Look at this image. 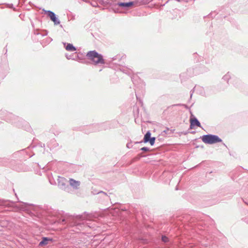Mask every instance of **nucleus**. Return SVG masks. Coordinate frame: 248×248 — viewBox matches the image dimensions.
<instances>
[{"label":"nucleus","mask_w":248,"mask_h":248,"mask_svg":"<svg viewBox=\"0 0 248 248\" xmlns=\"http://www.w3.org/2000/svg\"><path fill=\"white\" fill-rule=\"evenodd\" d=\"M65 56H66V58H67V59H68V60H70V59L75 60V58H72V55H71L66 54V55H65Z\"/></svg>","instance_id":"dca6fc26"},{"label":"nucleus","mask_w":248,"mask_h":248,"mask_svg":"<svg viewBox=\"0 0 248 248\" xmlns=\"http://www.w3.org/2000/svg\"><path fill=\"white\" fill-rule=\"evenodd\" d=\"M230 78H231L230 74H229V73H228L226 75H225L223 77V79L224 80H226V81H227L228 82L229 81V79Z\"/></svg>","instance_id":"f8f14e48"},{"label":"nucleus","mask_w":248,"mask_h":248,"mask_svg":"<svg viewBox=\"0 0 248 248\" xmlns=\"http://www.w3.org/2000/svg\"><path fill=\"white\" fill-rule=\"evenodd\" d=\"M192 95V93H191V95H190V97H191Z\"/></svg>","instance_id":"6ab92c4d"},{"label":"nucleus","mask_w":248,"mask_h":248,"mask_svg":"<svg viewBox=\"0 0 248 248\" xmlns=\"http://www.w3.org/2000/svg\"><path fill=\"white\" fill-rule=\"evenodd\" d=\"M67 180L62 177H58V186L60 188L67 191L69 188L67 185Z\"/></svg>","instance_id":"7ed1b4c3"},{"label":"nucleus","mask_w":248,"mask_h":248,"mask_svg":"<svg viewBox=\"0 0 248 248\" xmlns=\"http://www.w3.org/2000/svg\"><path fill=\"white\" fill-rule=\"evenodd\" d=\"M8 115H9V117H13V116H13L12 114H11V113L8 114Z\"/></svg>","instance_id":"f3484780"},{"label":"nucleus","mask_w":248,"mask_h":248,"mask_svg":"<svg viewBox=\"0 0 248 248\" xmlns=\"http://www.w3.org/2000/svg\"><path fill=\"white\" fill-rule=\"evenodd\" d=\"M140 150L144 152H148L149 151V148L147 147H143Z\"/></svg>","instance_id":"2eb2a0df"},{"label":"nucleus","mask_w":248,"mask_h":248,"mask_svg":"<svg viewBox=\"0 0 248 248\" xmlns=\"http://www.w3.org/2000/svg\"><path fill=\"white\" fill-rule=\"evenodd\" d=\"M70 186L74 189H78L80 184V182L79 181L75 180L74 179L70 178L69 180Z\"/></svg>","instance_id":"423d86ee"},{"label":"nucleus","mask_w":248,"mask_h":248,"mask_svg":"<svg viewBox=\"0 0 248 248\" xmlns=\"http://www.w3.org/2000/svg\"><path fill=\"white\" fill-rule=\"evenodd\" d=\"M195 125L200 127H201V124L197 118H194L193 119H190V128L192 129Z\"/></svg>","instance_id":"6e6552de"},{"label":"nucleus","mask_w":248,"mask_h":248,"mask_svg":"<svg viewBox=\"0 0 248 248\" xmlns=\"http://www.w3.org/2000/svg\"><path fill=\"white\" fill-rule=\"evenodd\" d=\"M170 129L168 128H166L165 130L163 131L161 133V135L163 136H166L168 134V132Z\"/></svg>","instance_id":"ddd939ff"},{"label":"nucleus","mask_w":248,"mask_h":248,"mask_svg":"<svg viewBox=\"0 0 248 248\" xmlns=\"http://www.w3.org/2000/svg\"><path fill=\"white\" fill-rule=\"evenodd\" d=\"M202 140L204 143L210 144L222 141V140L218 136L212 134L202 136Z\"/></svg>","instance_id":"f03ea898"},{"label":"nucleus","mask_w":248,"mask_h":248,"mask_svg":"<svg viewBox=\"0 0 248 248\" xmlns=\"http://www.w3.org/2000/svg\"><path fill=\"white\" fill-rule=\"evenodd\" d=\"M48 241H52V239L47 237H43L42 240L40 242L39 245L43 246L48 244Z\"/></svg>","instance_id":"1a4fd4ad"},{"label":"nucleus","mask_w":248,"mask_h":248,"mask_svg":"<svg viewBox=\"0 0 248 248\" xmlns=\"http://www.w3.org/2000/svg\"><path fill=\"white\" fill-rule=\"evenodd\" d=\"M88 58L92 60L95 64H103L105 63V61L101 54H99L95 50L90 51L87 54Z\"/></svg>","instance_id":"f257e3e1"},{"label":"nucleus","mask_w":248,"mask_h":248,"mask_svg":"<svg viewBox=\"0 0 248 248\" xmlns=\"http://www.w3.org/2000/svg\"><path fill=\"white\" fill-rule=\"evenodd\" d=\"M65 49L67 51L73 52L76 50V48L71 44H67L65 46Z\"/></svg>","instance_id":"9d476101"},{"label":"nucleus","mask_w":248,"mask_h":248,"mask_svg":"<svg viewBox=\"0 0 248 248\" xmlns=\"http://www.w3.org/2000/svg\"><path fill=\"white\" fill-rule=\"evenodd\" d=\"M139 3L138 1H130L128 2H120L118 5L120 6L128 7L133 5H138Z\"/></svg>","instance_id":"0eeeda50"},{"label":"nucleus","mask_w":248,"mask_h":248,"mask_svg":"<svg viewBox=\"0 0 248 248\" xmlns=\"http://www.w3.org/2000/svg\"><path fill=\"white\" fill-rule=\"evenodd\" d=\"M45 13L47 14V16L50 17V19L54 22L56 25H59L60 23L59 19L56 16L55 14L50 10H43Z\"/></svg>","instance_id":"20e7f679"},{"label":"nucleus","mask_w":248,"mask_h":248,"mask_svg":"<svg viewBox=\"0 0 248 248\" xmlns=\"http://www.w3.org/2000/svg\"><path fill=\"white\" fill-rule=\"evenodd\" d=\"M132 80H133V82L134 84H136V83L135 82V81L134 80V78H132Z\"/></svg>","instance_id":"a211bd4d"},{"label":"nucleus","mask_w":248,"mask_h":248,"mask_svg":"<svg viewBox=\"0 0 248 248\" xmlns=\"http://www.w3.org/2000/svg\"><path fill=\"white\" fill-rule=\"evenodd\" d=\"M151 133L149 131H148L144 137V142L147 143L149 142L151 145H153L155 143V137H151Z\"/></svg>","instance_id":"39448f33"},{"label":"nucleus","mask_w":248,"mask_h":248,"mask_svg":"<svg viewBox=\"0 0 248 248\" xmlns=\"http://www.w3.org/2000/svg\"><path fill=\"white\" fill-rule=\"evenodd\" d=\"M23 208L22 207H20V209H23Z\"/></svg>","instance_id":"412c9836"},{"label":"nucleus","mask_w":248,"mask_h":248,"mask_svg":"<svg viewBox=\"0 0 248 248\" xmlns=\"http://www.w3.org/2000/svg\"><path fill=\"white\" fill-rule=\"evenodd\" d=\"M62 221H63V222L65 221V219H63V220H62Z\"/></svg>","instance_id":"aec40b11"},{"label":"nucleus","mask_w":248,"mask_h":248,"mask_svg":"<svg viewBox=\"0 0 248 248\" xmlns=\"http://www.w3.org/2000/svg\"><path fill=\"white\" fill-rule=\"evenodd\" d=\"M90 127L92 128V132H95L102 129V128L99 125H92L90 126Z\"/></svg>","instance_id":"9b49d317"},{"label":"nucleus","mask_w":248,"mask_h":248,"mask_svg":"<svg viewBox=\"0 0 248 248\" xmlns=\"http://www.w3.org/2000/svg\"><path fill=\"white\" fill-rule=\"evenodd\" d=\"M168 238L166 236H162V240L164 242H167L168 241Z\"/></svg>","instance_id":"4468645a"}]
</instances>
